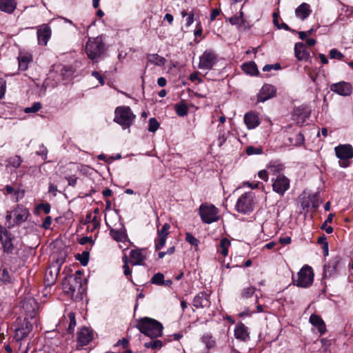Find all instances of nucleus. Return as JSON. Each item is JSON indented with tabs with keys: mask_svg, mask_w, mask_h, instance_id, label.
Wrapping results in <instances>:
<instances>
[{
	"mask_svg": "<svg viewBox=\"0 0 353 353\" xmlns=\"http://www.w3.org/2000/svg\"><path fill=\"white\" fill-rule=\"evenodd\" d=\"M136 326L141 333L152 339L158 338L163 334V325L152 318L143 317L140 319Z\"/></svg>",
	"mask_w": 353,
	"mask_h": 353,
	"instance_id": "obj_1",
	"label": "nucleus"
},
{
	"mask_svg": "<svg viewBox=\"0 0 353 353\" xmlns=\"http://www.w3.org/2000/svg\"><path fill=\"white\" fill-rule=\"evenodd\" d=\"M63 289L64 292L72 296H74L76 293V298L81 296L86 290V284L82 283L81 278L77 275H69L63 281Z\"/></svg>",
	"mask_w": 353,
	"mask_h": 353,
	"instance_id": "obj_2",
	"label": "nucleus"
},
{
	"mask_svg": "<svg viewBox=\"0 0 353 353\" xmlns=\"http://www.w3.org/2000/svg\"><path fill=\"white\" fill-rule=\"evenodd\" d=\"M0 242L3 252L8 254H14L20 249L17 239L6 228L0 225Z\"/></svg>",
	"mask_w": 353,
	"mask_h": 353,
	"instance_id": "obj_3",
	"label": "nucleus"
},
{
	"mask_svg": "<svg viewBox=\"0 0 353 353\" xmlns=\"http://www.w3.org/2000/svg\"><path fill=\"white\" fill-rule=\"evenodd\" d=\"M114 121L123 128H128L133 123L136 116L128 106H120L115 110Z\"/></svg>",
	"mask_w": 353,
	"mask_h": 353,
	"instance_id": "obj_4",
	"label": "nucleus"
},
{
	"mask_svg": "<svg viewBox=\"0 0 353 353\" xmlns=\"http://www.w3.org/2000/svg\"><path fill=\"white\" fill-rule=\"evenodd\" d=\"M103 51L104 45L101 37L89 38L85 46V52L90 59H97Z\"/></svg>",
	"mask_w": 353,
	"mask_h": 353,
	"instance_id": "obj_5",
	"label": "nucleus"
},
{
	"mask_svg": "<svg viewBox=\"0 0 353 353\" xmlns=\"http://www.w3.org/2000/svg\"><path fill=\"white\" fill-rule=\"evenodd\" d=\"M199 214L203 223L210 224L219 220V210L213 205L202 204L199 208Z\"/></svg>",
	"mask_w": 353,
	"mask_h": 353,
	"instance_id": "obj_6",
	"label": "nucleus"
},
{
	"mask_svg": "<svg viewBox=\"0 0 353 353\" xmlns=\"http://www.w3.org/2000/svg\"><path fill=\"white\" fill-rule=\"evenodd\" d=\"M254 194L251 192L242 194L237 200L235 208L242 214H248L254 210Z\"/></svg>",
	"mask_w": 353,
	"mask_h": 353,
	"instance_id": "obj_7",
	"label": "nucleus"
},
{
	"mask_svg": "<svg viewBox=\"0 0 353 353\" xmlns=\"http://www.w3.org/2000/svg\"><path fill=\"white\" fill-rule=\"evenodd\" d=\"M314 273L311 267L305 265L298 272L297 279H293V282L299 287L307 288L313 282Z\"/></svg>",
	"mask_w": 353,
	"mask_h": 353,
	"instance_id": "obj_8",
	"label": "nucleus"
},
{
	"mask_svg": "<svg viewBox=\"0 0 353 353\" xmlns=\"http://www.w3.org/2000/svg\"><path fill=\"white\" fill-rule=\"evenodd\" d=\"M13 212V223L8 225V228L14 226H19L26 222L30 216L29 210L21 205H17L12 210Z\"/></svg>",
	"mask_w": 353,
	"mask_h": 353,
	"instance_id": "obj_9",
	"label": "nucleus"
},
{
	"mask_svg": "<svg viewBox=\"0 0 353 353\" xmlns=\"http://www.w3.org/2000/svg\"><path fill=\"white\" fill-rule=\"evenodd\" d=\"M216 54L210 50H205L199 57V68L201 70H211L216 62Z\"/></svg>",
	"mask_w": 353,
	"mask_h": 353,
	"instance_id": "obj_10",
	"label": "nucleus"
},
{
	"mask_svg": "<svg viewBox=\"0 0 353 353\" xmlns=\"http://www.w3.org/2000/svg\"><path fill=\"white\" fill-rule=\"evenodd\" d=\"M319 192L310 194L303 192L299 197L302 208L305 209L312 206L316 209L319 206Z\"/></svg>",
	"mask_w": 353,
	"mask_h": 353,
	"instance_id": "obj_11",
	"label": "nucleus"
},
{
	"mask_svg": "<svg viewBox=\"0 0 353 353\" xmlns=\"http://www.w3.org/2000/svg\"><path fill=\"white\" fill-rule=\"evenodd\" d=\"M32 330V324L27 321L26 318L23 323L19 325L14 330V339L16 341H20L24 339L30 333Z\"/></svg>",
	"mask_w": 353,
	"mask_h": 353,
	"instance_id": "obj_12",
	"label": "nucleus"
},
{
	"mask_svg": "<svg viewBox=\"0 0 353 353\" xmlns=\"http://www.w3.org/2000/svg\"><path fill=\"white\" fill-rule=\"evenodd\" d=\"M290 187V180L283 175H278L273 181V190L280 195H283Z\"/></svg>",
	"mask_w": 353,
	"mask_h": 353,
	"instance_id": "obj_13",
	"label": "nucleus"
},
{
	"mask_svg": "<svg viewBox=\"0 0 353 353\" xmlns=\"http://www.w3.org/2000/svg\"><path fill=\"white\" fill-rule=\"evenodd\" d=\"M276 88L270 84H265L261 88L258 96V102H265V101L273 98L276 95Z\"/></svg>",
	"mask_w": 353,
	"mask_h": 353,
	"instance_id": "obj_14",
	"label": "nucleus"
},
{
	"mask_svg": "<svg viewBox=\"0 0 353 353\" xmlns=\"http://www.w3.org/2000/svg\"><path fill=\"white\" fill-rule=\"evenodd\" d=\"M130 263L132 265H142L146 259L144 249H134L130 252Z\"/></svg>",
	"mask_w": 353,
	"mask_h": 353,
	"instance_id": "obj_15",
	"label": "nucleus"
},
{
	"mask_svg": "<svg viewBox=\"0 0 353 353\" xmlns=\"http://www.w3.org/2000/svg\"><path fill=\"white\" fill-rule=\"evenodd\" d=\"M51 37L50 27L47 24H43L37 28V39L39 45L46 46Z\"/></svg>",
	"mask_w": 353,
	"mask_h": 353,
	"instance_id": "obj_16",
	"label": "nucleus"
},
{
	"mask_svg": "<svg viewBox=\"0 0 353 353\" xmlns=\"http://www.w3.org/2000/svg\"><path fill=\"white\" fill-rule=\"evenodd\" d=\"M330 90L339 95L348 96L352 92V86L347 82L341 81L332 84L330 85Z\"/></svg>",
	"mask_w": 353,
	"mask_h": 353,
	"instance_id": "obj_17",
	"label": "nucleus"
},
{
	"mask_svg": "<svg viewBox=\"0 0 353 353\" xmlns=\"http://www.w3.org/2000/svg\"><path fill=\"white\" fill-rule=\"evenodd\" d=\"M193 305L196 308L209 307L210 305L209 295L205 292H199L193 299Z\"/></svg>",
	"mask_w": 353,
	"mask_h": 353,
	"instance_id": "obj_18",
	"label": "nucleus"
},
{
	"mask_svg": "<svg viewBox=\"0 0 353 353\" xmlns=\"http://www.w3.org/2000/svg\"><path fill=\"white\" fill-rule=\"evenodd\" d=\"M93 338L92 332L87 327H83L77 333V342L81 345H88Z\"/></svg>",
	"mask_w": 353,
	"mask_h": 353,
	"instance_id": "obj_19",
	"label": "nucleus"
},
{
	"mask_svg": "<svg viewBox=\"0 0 353 353\" xmlns=\"http://www.w3.org/2000/svg\"><path fill=\"white\" fill-rule=\"evenodd\" d=\"M14 281L15 277L12 270L2 265L0 268V283L7 285L14 283Z\"/></svg>",
	"mask_w": 353,
	"mask_h": 353,
	"instance_id": "obj_20",
	"label": "nucleus"
},
{
	"mask_svg": "<svg viewBox=\"0 0 353 353\" xmlns=\"http://www.w3.org/2000/svg\"><path fill=\"white\" fill-rule=\"evenodd\" d=\"M19 69L25 71L28 69V65L33 61L32 54L27 52H20L18 56Z\"/></svg>",
	"mask_w": 353,
	"mask_h": 353,
	"instance_id": "obj_21",
	"label": "nucleus"
},
{
	"mask_svg": "<svg viewBox=\"0 0 353 353\" xmlns=\"http://www.w3.org/2000/svg\"><path fill=\"white\" fill-rule=\"evenodd\" d=\"M295 57L299 61H307L310 58V52L303 43H296L294 46Z\"/></svg>",
	"mask_w": 353,
	"mask_h": 353,
	"instance_id": "obj_22",
	"label": "nucleus"
},
{
	"mask_svg": "<svg viewBox=\"0 0 353 353\" xmlns=\"http://www.w3.org/2000/svg\"><path fill=\"white\" fill-rule=\"evenodd\" d=\"M234 336L236 339L241 341H248L250 339L248 327L243 323H238L235 326Z\"/></svg>",
	"mask_w": 353,
	"mask_h": 353,
	"instance_id": "obj_23",
	"label": "nucleus"
},
{
	"mask_svg": "<svg viewBox=\"0 0 353 353\" xmlns=\"http://www.w3.org/2000/svg\"><path fill=\"white\" fill-rule=\"evenodd\" d=\"M37 307V302L34 299H26L22 302V308L27 313V315L32 318L35 314V310Z\"/></svg>",
	"mask_w": 353,
	"mask_h": 353,
	"instance_id": "obj_24",
	"label": "nucleus"
},
{
	"mask_svg": "<svg viewBox=\"0 0 353 353\" xmlns=\"http://www.w3.org/2000/svg\"><path fill=\"white\" fill-rule=\"evenodd\" d=\"M311 12L310 6L307 3H302L295 10L296 17L301 20L307 19Z\"/></svg>",
	"mask_w": 353,
	"mask_h": 353,
	"instance_id": "obj_25",
	"label": "nucleus"
},
{
	"mask_svg": "<svg viewBox=\"0 0 353 353\" xmlns=\"http://www.w3.org/2000/svg\"><path fill=\"white\" fill-rule=\"evenodd\" d=\"M244 122L249 129H254L260 123L258 115L253 112H250L245 114Z\"/></svg>",
	"mask_w": 353,
	"mask_h": 353,
	"instance_id": "obj_26",
	"label": "nucleus"
},
{
	"mask_svg": "<svg viewBox=\"0 0 353 353\" xmlns=\"http://www.w3.org/2000/svg\"><path fill=\"white\" fill-rule=\"evenodd\" d=\"M17 8L15 0H0V10L8 14H12Z\"/></svg>",
	"mask_w": 353,
	"mask_h": 353,
	"instance_id": "obj_27",
	"label": "nucleus"
},
{
	"mask_svg": "<svg viewBox=\"0 0 353 353\" xmlns=\"http://www.w3.org/2000/svg\"><path fill=\"white\" fill-rule=\"evenodd\" d=\"M310 322L315 326L319 332L323 334L326 331V327L323 319L318 315L312 314L310 317Z\"/></svg>",
	"mask_w": 353,
	"mask_h": 353,
	"instance_id": "obj_28",
	"label": "nucleus"
},
{
	"mask_svg": "<svg viewBox=\"0 0 353 353\" xmlns=\"http://www.w3.org/2000/svg\"><path fill=\"white\" fill-rule=\"evenodd\" d=\"M59 271V270L55 267H50L48 269L45 276L46 285H50L55 282Z\"/></svg>",
	"mask_w": 353,
	"mask_h": 353,
	"instance_id": "obj_29",
	"label": "nucleus"
},
{
	"mask_svg": "<svg viewBox=\"0 0 353 353\" xmlns=\"http://www.w3.org/2000/svg\"><path fill=\"white\" fill-rule=\"evenodd\" d=\"M110 236L118 242H123L127 239V234L124 230L110 229Z\"/></svg>",
	"mask_w": 353,
	"mask_h": 353,
	"instance_id": "obj_30",
	"label": "nucleus"
},
{
	"mask_svg": "<svg viewBox=\"0 0 353 353\" xmlns=\"http://www.w3.org/2000/svg\"><path fill=\"white\" fill-rule=\"evenodd\" d=\"M336 154H353V148L350 144L339 145L334 148Z\"/></svg>",
	"mask_w": 353,
	"mask_h": 353,
	"instance_id": "obj_31",
	"label": "nucleus"
},
{
	"mask_svg": "<svg viewBox=\"0 0 353 353\" xmlns=\"http://www.w3.org/2000/svg\"><path fill=\"white\" fill-rule=\"evenodd\" d=\"M57 72L62 77V80L68 79L73 75V70L69 66L61 65L57 68Z\"/></svg>",
	"mask_w": 353,
	"mask_h": 353,
	"instance_id": "obj_32",
	"label": "nucleus"
},
{
	"mask_svg": "<svg viewBox=\"0 0 353 353\" xmlns=\"http://www.w3.org/2000/svg\"><path fill=\"white\" fill-rule=\"evenodd\" d=\"M242 70L248 74L255 75L258 73V69L254 62L245 63L242 65Z\"/></svg>",
	"mask_w": 353,
	"mask_h": 353,
	"instance_id": "obj_33",
	"label": "nucleus"
},
{
	"mask_svg": "<svg viewBox=\"0 0 353 353\" xmlns=\"http://www.w3.org/2000/svg\"><path fill=\"white\" fill-rule=\"evenodd\" d=\"M148 62L156 65L162 66L165 63V59L157 54H150L148 57Z\"/></svg>",
	"mask_w": 353,
	"mask_h": 353,
	"instance_id": "obj_34",
	"label": "nucleus"
},
{
	"mask_svg": "<svg viewBox=\"0 0 353 353\" xmlns=\"http://www.w3.org/2000/svg\"><path fill=\"white\" fill-rule=\"evenodd\" d=\"M230 23L233 26H237L239 30L243 28L244 26V19L243 18V12H241L240 16H234L229 19Z\"/></svg>",
	"mask_w": 353,
	"mask_h": 353,
	"instance_id": "obj_35",
	"label": "nucleus"
},
{
	"mask_svg": "<svg viewBox=\"0 0 353 353\" xmlns=\"http://www.w3.org/2000/svg\"><path fill=\"white\" fill-rule=\"evenodd\" d=\"M231 243L230 240H228L227 238L224 237L221 239L220 241V247L221 248V253L224 256H226L228 254V248L230 246Z\"/></svg>",
	"mask_w": 353,
	"mask_h": 353,
	"instance_id": "obj_36",
	"label": "nucleus"
},
{
	"mask_svg": "<svg viewBox=\"0 0 353 353\" xmlns=\"http://www.w3.org/2000/svg\"><path fill=\"white\" fill-rule=\"evenodd\" d=\"M290 142L296 146L302 145L304 142V137L301 133H298L294 137L289 138Z\"/></svg>",
	"mask_w": 353,
	"mask_h": 353,
	"instance_id": "obj_37",
	"label": "nucleus"
},
{
	"mask_svg": "<svg viewBox=\"0 0 353 353\" xmlns=\"http://www.w3.org/2000/svg\"><path fill=\"white\" fill-rule=\"evenodd\" d=\"M201 341L205 345V347L208 350L212 348L215 345V341L213 340L212 337L209 334L203 336Z\"/></svg>",
	"mask_w": 353,
	"mask_h": 353,
	"instance_id": "obj_38",
	"label": "nucleus"
},
{
	"mask_svg": "<svg viewBox=\"0 0 353 353\" xmlns=\"http://www.w3.org/2000/svg\"><path fill=\"white\" fill-rule=\"evenodd\" d=\"M145 347L154 350H160L163 347V343L160 340H153L144 344Z\"/></svg>",
	"mask_w": 353,
	"mask_h": 353,
	"instance_id": "obj_39",
	"label": "nucleus"
},
{
	"mask_svg": "<svg viewBox=\"0 0 353 353\" xmlns=\"http://www.w3.org/2000/svg\"><path fill=\"white\" fill-rule=\"evenodd\" d=\"M151 283L158 285H164V275L162 273H159V272L155 274L151 279Z\"/></svg>",
	"mask_w": 353,
	"mask_h": 353,
	"instance_id": "obj_40",
	"label": "nucleus"
},
{
	"mask_svg": "<svg viewBox=\"0 0 353 353\" xmlns=\"http://www.w3.org/2000/svg\"><path fill=\"white\" fill-rule=\"evenodd\" d=\"M337 157L339 159V163L340 166L346 168L350 164V159L353 157V156H337Z\"/></svg>",
	"mask_w": 353,
	"mask_h": 353,
	"instance_id": "obj_41",
	"label": "nucleus"
},
{
	"mask_svg": "<svg viewBox=\"0 0 353 353\" xmlns=\"http://www.w3.org/2000/svg\"><path fill=\"white\" fill-rule=\"evenodd\" d=\"M268 169H269L272 172H278L283 169V164L278 162H271L268 166Z\"/></svg>",
	"mask_w": 353,
	"mask_h": 353,
	"instance_id": "obj_42",
	"label": "nucleus"
},
{
	"mask_svg": "<svg viewBox=\"0 0 353 353\" xmlns=\"http://www.w3.org/2000/svg\"><path fill=\"white\" fill-rule=\"evenodd\" d=\"M159 127V123L155 118H150L149 119L148 130L152 132H154L157 130Z\"/></svg>",
	"mask_w": 353,
	"mask_h": 353,
	"instance_id": "obj_43",
	"label": "nucleus"
},
{
	"mask_svg": "<svg viewBox=\"0 0 353 353\" xmlns=\"http://www.w3.org/2000/svg\"><path fill=\"white\" fill-rule=\"evenodd\" d=\"M176 112L179 116L183 117L188 114V108L185 104H177Z\"/></svg>",
	"mask_w": 353,
	"mask_h": 353,
	"instance_id": "obj_44",
	"label": "nucleus"
},
{
	"mask_svg": "<svg viewBox=\"0 0 353 353\" xmlns=\"http://www.w3.org/2000/svg\"><path fill=\"white\" fill-rule=\"evenodd\" d=\"M41 108V104L39 102H35L32 106L26 108L24 112L26 113H34Z\"/></svg>",
	"mask_w": 353,
	"mask_h": 353,
	"instance_id": "obj_45",
	"label": "nucleus"
},
{
	"mask_svg": "<svg viewBox=\"0 0 353 353\" xmlns=\"http://www.w3.org/2000/svg\"><path fill=\"white\" fill-rule=\"evenodd\" d=\"M263 152V149L261 147L254 148L253 146H249L246 149V153L248 155L261 154Z\"/></svg>",
	"mask_w": 353,
	"mask_h": 353,
	"instance_id": "obj_46",
	"label": "nucleus"
},
{
	"mask_svg": "<svg viewBox=\"0 0 353 353\" xmlns=\"http://www.w3.org/2000/svg\"><path fill=\"white\" fill-rule=\"evenodd\" d=\"M185 240L187 242H188L190 244H191L193 246L197 247L199 244V240L195 238L192 234L190 232H187L185 234Z\"/></svg>",
	"mask_w": 353,
	"mask_h": 353,
	"instance_id": "obj_47",
	"label": "nucleus"
},
{
	"mask_svg": "<svg viewBox=\"0 0 353 353\" xmlns=\"http://www.w3.org/2000/svg\"><path fill=\"white\" fill-rule=\"evenodd\" d=\"M77 259L79 261L82 265L85 266L88 263L89 253L88 252H83L82 255L79 254Z\"/></svg>",
	"mask_w": 353,
	"mask_h": 353,
	"instance_id": "obj_48",
	"label": "nucleus"
},
{
	"mask_svg": "<svg viewBox=\"0 0 353 353\" xmlns=\"http://www.w3.org/2000/svg\"><path fill=\"white\" fill-rule=\"evenodd\" d=\"M68 317L70 319V324L68 326V331L72 332L74 331V327L76 325V320H75V314L73 312H70L68 314Z\"/></svg>",
	"mask_w": 353,
	"mask_h": 353,
	"instance_id": "obj_49",
	"label": "nucleus"
},
{
	"mask_svg": "<svg viewBox=\"0 0 353 353\" xmlns=\"http://www.w3.org/2000/svg\"><path fill=\"white\" fill-rule=\"evenodd\" d=\"M255 290L256 289L254 287H252V286L248 287L247 288L243 289V290L242 291L241 295L244 298H246V299L250 298V296H252L254 294Z\"/></svg>",
	"mask_w": 353,
	"mask_h": 353,
	"instance_id": "obj_50",
	"label": "nucleus"
},
{
	"mask_svg": "<svg viewBox=\"0 0 353 353\" xmlns=\"http://www.w3.org/2000/svg\"><path fill=\"white\" fill-rule=\"evenodd\" d=\"M330 57L331 59L342 60L344 56L341 52L338 51L336 49H332L330 51Z\"/></svg>",
	"mask_w": 353,
	"mask_h": 353,
	"instance_id": "obj_51",
	"label": "nucleus"
},
{
	"mask_svg": "<svg viewBox=\"0 0 353 353\" xmlns=\"http://www.w3.org/2000/svg\"><path fill=\"white\" fill-rule=\"evenodd\" d=\"M166 238L165 236H158V239L155 241L156 250H161L165 243Z\"/></svg>",
	"mask_w": 353,
	"mask_h": 353,
	"instance_id": "obj_52",
	"label": "nucleus"
},
{
	"mask_svg": "<svg viewBox=\"0 0 353 353\" xmlns=\"http://www.w3.org/2000/svg\"><path fill=\"white\" fill-rule=\"evenodd\" d=\"M170 228V226L168 223L164 224L162 228L160 230H158V236L167 237Z\"/></svg>",
	"mask_w": 353,
	"mask_h": 353,
	"instance_id": "obj_53",
	"label": "nucleus"
},
{
	"mask_svg": "<svg viewBox=\"0 0 353 353\" xmlns=\"http://www.w3.org/2000/svg\"><path fill=\"white\" fill-rule=\"evenodd\" d=\"M50 205L48 203H41L37 205V210H42L45 214H49L50 212Z\"/></svg>",
	"mask_w": 353,
	"mask_h": 353,
	"instance_id": "obj_54",
	"label": "nucleus"
},
{
	"mask_svg": "<svg viewBox=\"0 0 353 353\" xmlns=\"http://www.w3.org/2000/svg\"><path fill=\"white\" fill-rule=\"evenodd\" d=\"M6 82L5 80L0 79V99H2L6 93Z\"/></svg>",
	"mask_w": 353,
	"mask_h": 353,
	"instance_id": "obj_55",
	"label": "nucleus"
},
{
	"mask_svg": "<svg viewBox=\"0 0 353 353\" xmlns=\"http://www.w3.org/2000/svg\"><path fill=\"white\" fill-rule=\"evenodd\" d=\"M99 160L105 161H114L121 159V156H97Z\"/></svg>",
	"mask_w": 353,
	"mask_h": 353,
	"instance_id": "obj_56",
	"label": "nucleus"
},
{
	"mask_svg": "<svg viewBox=\"0 0 353 353\" xmlns=\"http://www.w3.org/2000/svg\"><path fill=\"white\" fill-rule=\"evenodd\" d=\"M65 179L68 181V185L74 187L77 183V177L74 175L72 176H66Z\"/></svg>",
	"mask_w": 353,
	"mask_h": 353,
	"instance_id": "obj_57",
	"label": "nucleus"
},
{
	"mask_svg": "<svg viewBox=\"0 0 353 353\" xmlns=\"http://www.w3.org/2000/svg\"><path fill=\"white\" fill-rule=\"evenodd\" d=\"M92 76L94 77V78H96L99 83L102 85H104L105 83V81H104V79L103 78V77L97 71H93L92 72Z\"/></svg>",
	"mask_w": 353,
	"mask_h": 353,
	"instance_id": "obj_58",
	"label": "nucleus"
},
{
	"mask_svg": "<svg viewBox=\"0 0 353 353\" xmlns=\"http://www.w3.org/2000/svg\"><path fill=\"white\" fill-rule=\"evenodd\" d=\"M52 223V219L50 216H46L43 222L42 226L45 229H48Z\"/></svg>",
	"mask_w": 353,
	"mask_h": 353,
	"instance_id": "obj_59",
	"label": "nucleus"
},
{
	"mask_svg": "<svg viewBox=\"0 0 353 353\" xmlns=\"http://www.w3.org/2000/svg\"><path fill=\"white\" fill-rule=\"evenodd\" d=\"M190 80L192 81V82L198 81L199 83H201L202 81V79L199 77V72H193V73L190 74Z\"/></svg>",
	"mask_w": 353,
	"mask_h": 353,
	"instance_id": "obj_60",
	"label": "nucleus"
},
{
	"mask_svg": "<svg viewBox=\"0 0 353 353\" xmlns=\"http://www.w3.org/2000/svg\"><path fill=\"white\" fill-rule=\"evenodd\" d=\"M259 177L265 181L268 180V174L265 170H260L258 173Z\"/></svg>",
	"mask_w": 353,
	"mask_h": 353,
	"instance_id": "obj_61",
	"label": "nucleus"
},
{
	"mask_svg": "<svg viewBox=\"0 0 353 353\" xmlns=\"http://www.w3.org/2000/svg\"><path fill=\"white\" fill-rule=\"evenodd\" d=\"M278 69V68H280V65L276 63V64H274V65H265L263 68V71H270L272 69Z\"/></svg>",
	"mask_w": 353,
	"mask_h": 353,
	"instance_id": "obj_62",
	"label": "nucleus"
},
{
	"mask_svg": "<svg viewBox=\"0 0 353 353\" xmlns=\"http://www.w3.org/2000/svg\"><path fill=\"white\" fill-rule=\"evenodd\" d=\"M220 14V10L215 8L213 9L210 14V21H213L216 17Z\"/></svg>",
	"mask_w": 353,
	"mask_h": 353,
	"instance_id": "obj_63",
	"label": "nucleus"
},
{
	"mask_svg": "<svg viewBox=\"0 0 353 353\" xmlns=\"http://www.w3.org/2000/svg\"><path fill=\"white\" fill-rule=\"evenodd\" d=\"M194 22V14L192 12H190L188 15V18L186 20V26H190Z\"/></svg>",
	"mask_w": 353,
	"mask_h": 353,
	"instance_id": "obj_64",
	"label": "nucleus"
}]
</instances>
